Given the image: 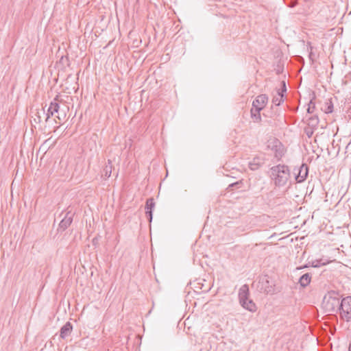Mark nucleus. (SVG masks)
<instances>
[{
    "instance_id": "f257e3e1",
    "label": "nucleus",
    "mask_w": 351,
    "mask_h": 351,
    "mask_svg": "<svg viewBox=\"0 0 351 351\" xmlns=\"http://www.w3.org/2000/svg\"><path fill=\"white\" fill-rule=\"evenodd\" d=\"M271 178L276 186H285L290 178V170L288 166L278 165L270 169Z\"/></svg>"
},
{
    "instance_id": "f03ea898",
    "label": "nucleus",
    "mask_w": 351,
    "mask_h": 351,
    "mask_svg": "<svg viewBox=\"0 0 351 351\" xmlns=\"http://www.w3.org/2000/svg\"><path fill=\"white\" fill-rule=\"evenodd\" d=\"M267 147L274 153L275 158L279 160L284 155V146L281 142L276 138L267 141Z\"/></svg>"
},
{
    "instance_id": "7ed1b4c3",
    "label": "nucleus",
    "mask_w": 351,
    "mask_h": 351,
    "mask_svg": "<svg viewBox=\"0 0 351 351\" xmlns=\"http://www.w3.org/2000/svg\"><path fill=\"white\" fill-rule=\"evenodd\" d=\"M339 311L343 319L347 322L351 320V297H346L342 299Z\"/></svg>"
},
{
    "instance_id": "20e7f679",
    "label": "nucleus",
    "mask_w": 351,
    "mask_h": 351,
    "mask_svg": "<svg viewBox=\"0 0 351 351\" xmlns=\"http://www.w3.org/2000/svg\"><path fill=\"white\" fill-rule=\"evenodd\" d=\"M339 299L330 294L328 297H324L323 305L326 312L332 313L336 312L339 308Z\"/></svg>"
},
{
    "instance_id": "39448f33",
    "label": "nucleus",
    "mask_w": 351,
    "mask_h": 351,
    "mask_svg": "<svg viewBox=\"0 0 351 351\" xmlns=\"http://www.w3.org/2000/svg\"><path fill=\"white\" fill-rule=\"evenodd\" d=\"M258 283V288L261 292L267 294H274L275 293L274 285L270 283L267 276L260 278Z\"/></svg>"
},
{
    "instance_id": "423d86ee",
    "label": "nucleus",
    "mask_w": 351,
    "mask_h": 351,
    "mask_svg": "<svg viewBox=\"0 0 351 351\" xmlns=\"http://www.w3.org/2000/svg\"><path fill=\"white\" fill-rule=\"evenodd\" d=\"M295 179L297 182H304L308 173V167L306 164H302L299 167L294 168Z\"/></svg>"
},
{
    "instance_id": "0eeeda50",
    "label": "nucleus",
    "mask_w": 351,
    "mask_h": 351,
    "mask_svg": "<svg viewBox=\"0 0 351 351\" xmlns=\"http://www.w3.org/2000/svg\"><path fill=\"white\" fill-rule=\"evenodd\" d=\"M268 102V97L265 94H261L256 97L252 102V108L262 110Z\"/></svg>"
},
{
    "instance_id": "6e6552de",
    "label": "nucleus",
    "mask_w": 351,
    "mask_h": 351,
    "mask_svg": "<svg viewBox=\"0 0 351 351\" xmlns=\"http://www.w3.org/2000/svg\"><path fill=\"white\" fill-rule=\"evenodd\" d=\"M60 110V104L58 100V96H56L53 101L51 102L49 107L46 114L45 121H47L51 116H53L54 113H58Z\"/></svg>"
},
{
    "instance_id": "1a4fd4ad",
    "label": "nucleus",
    "mask_w": 351,
    "mask_h": 351,
    "mask_svg": "<svg viewBox=\"0 0 351 351\" xmlns=\"http://www.w3.org/2000/svg\"><path fill=\"white\" fill-rule=\"evenodd\" d=\"M73 216V213L71 210L67 211L59 223V229L62 231L65 230L72 223Z\"/></svg>"
},
{
    "instance_id": "9d476101",
    "label": "nucleus",
    "mask_w": 351,
    "mask_h": 351,
    "mask_svg": "<svg viewBox=\"0 0 351 351\" xmlns=\"http://www.w3.org/2000/svg\"><path fill=\"white\" fill-rule=\"evenodd\" d=\"M265 158L262 156H255L251 161L249 162L248 167L252 171L258 169L262 165H264Z\"/></svg>"
},
{
    "instance_id": "9b49d317",
    "label": "nucleus",
    "mask_w": 351,
    "mask_h": 351,
    "mask_svg": "<svg viewBox=\"0 0 351 351\" xmlns=\"http://www.w3.org/2000/svg\"><path fill=\"white\" fill-rule=\"evenodd\" d=\"M249 287L247 285H242L239 291V303L241 305L242 304H245V302H247L249 298Z\"/></svg>"
},
{
    "instance_id": "f8f14e48",
    "label": "nucleus",
    "mask_w": 351,
    "mask_h": 351,
    "mask_svg": "<svg viewBox=\"0 0 351 351\" xmlns=\"http://www.w3.org/2000/svg\"><path fill=\"white\" fill-rule=\"evenodd\" d=\"M282 90L278 89L277 90V95H275L272 99V103L276 106H279L283 101V93L287 91L285 82L282 81Z\"/></svg>"
},
{
    "instance_id": "ddd939ff",
    "label": "nucleus",
    "mask_w": 351,
    "mask_h": 351,
    "mask_svg": "<svg viewBox=\"0 0 351 351\" xmlns=\"http://www.w3.org/2000/svg\"><path fill=\"white\" fill-rule=\"evenodd\" d=\"M155 206V202L153 198H149L146 201L145 209L146 215L148 217L149 222L152 220L153 217V209Z\"/></svg>"
},
{
    "instance_id": "4468645a",
    "label": "nucleus",
    "mask_w": 351,
    "mask_h": 351,
    "mask_svg": "<svg viewBox=\"0 0 351 351\" xmlns=\"http://www.w3.org/2000/svg\"><path fill=\"white\" fill-rule=\"evenodd\" d=\"M73 329L72 324L67 322L61 328L60 336L62 339H65L70 335Z\"/></svg>"
},
{
    "instance_id": "2eb2a0df",
    "label": "nucleus",
    "mask_w": 351,
    "mask_h": 351,
    "mask_svg": "<svg viewBox=\"0 0 351 351\" xmlns=\"http://www.w3.org/2000/svg\"><path fill=\"white\" fill-rule=\"evenodd\" d=\"M112 170V161L110 160H108V162L103 169L102 177H104L105 179L110 178V176H111Z\"/></svg>"
},
{
    "instance_id": "dca6fc26",
    "label": "nucleus",
    "mask_w": 351,
    "mask_h": 351,
    "mask_svg": "<svg viewBox=\"0 0 351 351\" xmlns=\"http://www.w3.org/2000/svg\"><path fill=\"white\" fill-rule=\"evenodd\" d=\"M311 280V275L310 274L306 273L303 274L299 279V283L301 287H306L308 286Z\"/></svg>"
},
{
    "instance_id": "f3484780",
    "label": "nucleus",
    "mask_w": 351,
    "mask_h": 351,
    "mask_svg": "<svg viewBox=\"0 0 351 351\" xmlns=\"http://www.w3.org/2000/svg\"><path fill=\"white\" fill-rule=\"evenodd\" d=\"M261 111L258 109L252 108L250 110L251 118L253 119V121L255 123H259L261 121Z\"/></svg>"
},
{
    "instance_id": "a211bd4d",
    "label": "nucleus",
    "mask_w": 351,
    "mask_h": 351,
    "mask_svg": "<svg viewBox=\"0 0 351 351\" xmlns=\"http://www.w3.org/2000/svg\"><path fill=\"white\" fill-rule=\"evenodd\" d=\"M241 306L252 313L255 312L257 309L255 303L251 299H249L247 302H245V304H242Z\"/></svg>"
},
{
    "instance_id": "6ab92c4d",
    "label": "nucleus",
    "mask_w": 351,
    "mask_h": 351,
    "mask_svg": "<svg viewBox=\"0 0 351 351\" xmlns=\"http://www.w3.org/2000/svg\"><path fill=\"white\" fill-rule=\"evenodd\" d=\"M40 113H42L44 115L45 110L43 109H42L40 112L38 111L35 114V117H34V121L36 123H40V121H41L42 117H41Z\"/></svg>"
},
{
    "instance_id": "aec40b11",
    "label": "nucleus",
    "mask_w": 351,
    "mask_h": 351,
    "mask_svg": "<svg viewBox=\"0 0 351 351\" xmlns=\"http://www.w3.org/2000/svg\"><path fill=\"white\" fill-rule=\"evenodd\" d=\"M333 110V104L331 101H328L326 103V108L324 109V112L326 113H331Z\"/></svg>"
},
{
    "instance_id": "412c9836",
    "label": "nucleus",
    "mask_w": 351,
    "mask_h": 351,
    "mask_svg": "<svg viewBox=\"0 0 351 351\" xmlns=\"http://www.w3.org/2000/svg\"><path fill=\"white\" fill-rule=\"evenodd\" d=\"M315 109V104L311 101L308 104V108L307 109L308 113H313Z\"/></svg>"
},
{
    "instance_id": "4be33fe9",
    "label": "nucleus",
    "mask_w": 351,
    "mask_h": 351,
    "mask_svg": "<svg viewBox=\"0 0 351 351\" xmlns=\"http://www.w3.org/2000/svg\"><path fill=\"white\" fill-rule=\"evenodd\" d=\"M298 4L297 0H293L287 4V6L289 8H294Z\"/></svg>"
},
{
    "instance_id": "5701e85b",
    "label": "nucleus",
    "mask_w": 351,
    "mask_h": 351,
    "mask_svg": "<svg viewBox=\"0 0 351 351\" xmlns=\"http://www.w3.org/2000/svg\"><path fill=\"white\" fill-rule=\"evenodd\" d=\"M310 119L311 120L312 122H314L315 124H317L318 122L317 117H311L310 118Z\"/></svg>"
},
{
    "instance_id": "b1692460",
    "label": "nucleus",
    "mask_w": 351,
    "mask_h": 351,
    "mask_svg": "<svg viewBox=\"0 0 351 351\" xmlns=\"http://www.w3.org/2000/svg\"><path fill=\"white\" fill-rule=\"evenodd\" d=\"M318 261H316V263H315V261L313 262L312 263V266L314 267H319V264H318Z\"/></svg>"
},
{
    "instance_id": "393cba45",
    "label": "nucleus",
    "mask_w": 351,
    "mask_h": 351,
    "mask_svg": "<svg viewBox=\"0 0 351 351\" xmlns=\"http://www.w3.org/2000/svg\"><path fill=\"white\" fill-rule=\"evenodd\" d=\"M307 267L306 265H304L303 267H299V268H298V269H302V268H304V267Z\"/></svg>"
},
{
    "instance_id": "a878e982",
    "label": "nucleus",
    "mask_w": 351,
    "mask_h": 351,
    "mask_svg": "<svg viewBox=\"0 0 351 351\" xmlns=\"http://www.w3.org/2000/svg\"><path fill=\"white\" fill-rule=\"evenodd\" d=\"M348 77H350V80H351V75L348 74Z\"/></svg>"
},
{
    "instance_id": "bb28decb",
    "label": "nucleus",
    "mask_w": 351,
    "mask_h": 351,
    "mask_svg": "<svg viewBox=\"0 0 351 351\" xmlns=\"http://www.w3.org/2000/svg\"><path fill=\"white\" fill-rule=\"evenodd\" d=\"M308 134V136H311L310 132H308V134Z\"/></svg>"
},
{
    "instance_id": "cd10ccee",
    "label": "nucleus",
    "mask_w": 351,
    "mask_h": 351,
    "mask_svg": "<svg viewBox=\"0 0 351 351\" xmlns=\"http://www.w3.org/2000/svg\"><path fill=\"white\" fill-rule=\"evenodd\" d=\"M308 134V136H311L310 132H308V134Z\"/></svg>"
},
{
    "instance_id": "c85d7f7f",
    "label": "nucleus",
    "mask_w": 351,
    "mask_h": 351,
    "mask_svg": "<svg viewBox=\"0 0 351 351\" xmlns=\"http://www.w3.org/2000/svg\"><path fill=\"white\" fill-rule=\"evenodd\" d=\"M57 118H58V119H60V116H57Z\"/></svg>"
},
{
    "instance_id": "c756f323",
    "label": "nucleus",
    "mask_w": 351,
    "mask_h": 351,
    "mask_svg": "<svg viewBox=\"0 0 351 351\" xmlns=\"http://www.w3.org/2000/svg\"><path fill=\"white\" fill-rule=\"evenodd\" d=\"M349 75H351V71H350V72H349Z\"/></svg>"
},
{
    "instance_id": "7c9ffc66",
    "label": "nucleus",
    "mask_w": 351,
    "mask_h": 351,
    "mask_svg": "<svg viewBox=\"0 0 351 351\" xmlns=\"http://www.w3.org/2000/svg\"><path fill=\"white\" fill-rule=\"evenodd\" d=\"M285 2V0H283Z\"/></svg>"
}]
</instances>
